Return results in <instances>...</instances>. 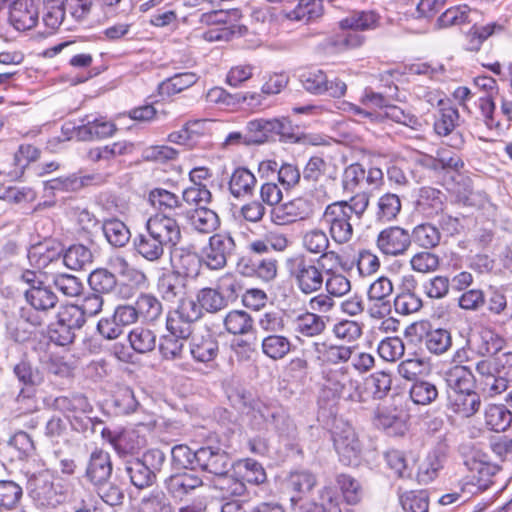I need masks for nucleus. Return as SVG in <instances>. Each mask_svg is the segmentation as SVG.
<instances>
[{"instance_id": "obj_1", "label": "nucleus", "mask_w": 512, "mask_h": 512, "mask_svg": "<svg viewBox=\"0 0 512 512\" xmlns=\"http://www.w3.org/2000/svg\"><path fill=\"white\" fill-rule=\"evenodd\" d=\"M178 221L164 215L151 216L143 232L133 239L136 253L143 259L158 263L164 256L166 247H174L181 240Z\"/></svg>"}, {"instance_id": "obj_2", "label": "nucleus", "mask_w": 512, "mask_h": 512, "mask_svg": "<svg viewBox=\"0 0 512 512\" xmlns=\"http://www.w3.org/2000/svg\"><path fill=\"white\" fill-rule=\"evenodd\" d=\"M483 393L494 397L506 391L512 384V352H503L480 360L476 364Z\"/></svg>"}, {"instance_id": "obj_3", "label": "nucleus", "mask_w": 512, "mask_h": 512, "mask_svg": "<svg viewBox=\"0 0 512 512\" xmlns=\"http://www.w3.org/2000/svg\"><path fill=\"white\" fill-rule=\"evenodd\" d=\"M229 398L237 409L250 418L255 428L262 429L267 425H272L278 430H283L280 422H284V416L279 408L266 405L245 390H236Z\"/></svg>"}, {"instance_id": "obj_4", "label": "nucleus", "mask_w": 512, "mask_h": 512, "mask_svg": "<svg viewBox=\"0 0 512 512\" xmlns=\"http://www.w3.org/2000/svg\"><path fill=\"white\" fill-rule=\"evenodd\" d=\"M288 275L296 288L304 295L322 290L324 273L316 262L304 254L294 255L286 260Z\"/></svg>"}, {"instance_id": "obj_5", "label": "nucleus", "mask_w": 512, "mask_h": 512, "mask_svg": "<svg viewBox=\"0 0 512 512\" xmlns=\"http://www.w3.org/2000/svg\"><path fill=\"white\" fill-rule=\"evenodd\" d=\"M241 285L232 276L222 277L216 287H204L197 291L196 297L203 312L218 313L233 303L241 292Z\"/></svg>"}, {"instance_id": "obj_6", "label": "nucleus", "mask_w": 512, "mask_h": 512, "mask_svg": "<svg viewBox=\"0 0 512 512\" xmlns=\"http://www.w3.org/2000/svg\"><path fill=\"white\" fill-rule=\"evenodd\" d=\"M41 275L33 270H25L21 273L20 279L29 285L24 296L31 308L39 312H48L55 308L58 297L49 286L44 284Z\"/></svg>"}, {"instance_id": "obj_7", "label": "nucleus", "mask_w": 512, "mask_h": 512, "mask_svg": "<svg viewBox=\"0 0 512 512\" xmlns=\"http://www.w3.org/2000/svg\"><path fill=\"white\" fill-rule=\"evenodd\" d=\"M322 221L328 227L329 234L335 243L346 244L352 239L355 221L351 218L350 210L347 212L346 208H342L337 202L325 208Z\"/></svg>"}, {"instance_id": "obj_8", "label": "nucleus", "mask_w": 512, "mask_h": 512, "mask_svg": "<svg viewBox=\"0 0 512 512\" xmlns=\"http://www.w3.org/2000/svg\"><path fill=\"white\" fill-rule=\"evenodd\" d=\"M235 249V241L229 233H215L202 250V260L209 269L220 270L227 265Z\"/></svg>"}, {"instance_id": "obj_9", "label": "nucleus", "mask_w": 512, "mask_h": 512, "mask_svg": "<svg viewBox=\"0 0 512 512\" xmlns=\"http://www.w3.org/2000/svg\"><path fill=\"white\" fill-rule=\"evenodd\" d=\"M326 387L334 395L347 401L366 403L367 397L360 389L359 382L351 377L345 368L331 370L326 376Z\"/></svg>"}, {"instance_id": "obj_10", "label": "nucleus", "mask_w": 512, "mask_h": 512, "mask_svg": "<svg viewBox=\"0 0 512 512\" xmlns=\"http://www.w3.org/2000/svg\"><path fill=\"white\" fill-rule=\"evenodd\" d=\"M410 245V233L399 226L383 229L376 239L377 248L387 256H401L408 251Z\"/></svg>"}, {"instance_id": "obj_11", "label": "nucleus", "mask_w": 512, "mask_h": 512, "mask_svg": "<svg viewBox=\"0 0 512 512\" xmlns=\"http://www.w3.org/2000/svg\"><path fill=\"white\" fill-rule=\"evenodd\" d=\"M13 373L22 385L16 397L17 402L34 397L36 387L44 382L43 373L26 359H22L14 365Z\"/></svg>"}, {"instance_id": "obj_12", "label": "nucleus", "mask_w": 512, "mask_h": 512, "mask_svg": "<svg viewBox=\"0 0 512 512\" xmlns=\"http://www.w3.org/2000/svg\"><path fill=\"white\" fill-rule=\"evenodd\" d=\"M113 473L111 456L107 451L95 449L91 452L86 468L85 478L94 487L108 484Z\"/></svg>"}, {"instance_id": "obj_13", "label": "nucleus", "mask_w": 512, "mask_h": 512, "mask_svg": "<svg viewBox=\"0 0 512 512\" xmlns=\"http://www.w3.org/2000/svg\"><path fill=\"white\" fill-rule=\"evenodd\" d=\"M334 448L340 461L345 465L355 464L361 453V443L355 429L345 425L333 435Z\"/></svg>"}, {"instance_id": "obj_14", "label": "nucleus", "mask_w": 512, "mask_h": 512, "mask_svg": "<svg viewBox=\"0 0 512 512\" xmlns=\"http://www.w3.org/2000/svg\"><path fill=\"white\" fill-rule=\"evenodd\" d=\"M231 466L228 453L220 447L204 446L198 449L197 467L202 470L218 477L228 473Z\"/></svg>"}, {"instance_id": "obj_15", "label": "nucleus", "mask_w": 512, "mask_h": 512, "mask_svg": "<svg viewBox=\"0 0 512 512\" xmlns=\"http://www.w3.org/2000/svg\"><path fill=\"white\" fill-rule=\"evenodd\" d=\"M149 201L154 209L155 215H164L174 218L185 213V207L182 199L178 195L163 188H155L149 193Z\"/></svg>"}, {"instance_id": "obj_16", "label": "nucleus", "mask_w": 512, "mask_h": 512, "mask_svg": "<svg viewBox=\"0 0 512 512\" xmlns=\"http://www.w3.org/2000/svg\"><path fill=\"white\" fill-rule=\"evenodd\" d=\"M481 404L480 395L473 389L463 392L447 391V408L461 417H472L479 411Z\"/></svg>"}, {"instance_id": "obj_17", "label": "nucleus", "mask_w": 512, "mask_h": 512, "mask_svg": "<svg viewBox=\"0 0 512 512\" xmlns=\"http://www.w3.org/2000/svg\"><path fill=\"white\" fill-rule=\"evenodd\" d=\"M311 213V205L303 198H296L275 207L271 212V220L277 225H287L297 220L306 219Z\"/></svg>"}, {"instance_id": "obj_18", "label": "nucleus", "mask_w": 512, "mask_h": 512, "mask_svg": "<svg viewBox=\"0 0 512 512\" xmlns=\"http://www.w3.org/2000/svg\"><path fill=\"white\" fill-rule=\"evenodd\" d=\"M416 280L413 276L403 278L401 291L397 293L394 299V308L400 315H410L418 312L422 306L421 298L415 293Z\"/></svg>"}, {"instance_id": "obj_19", "label": "nucleus", "mask_w": 512, "mask_h": 512, "mask_svg": "<svg viewBox=\"0 0 512 512\" xmlns=\"http://www.w3.org/2000/svg\"><path fill=\"white\" fill-rule=\"evenodd\" d=\"M9 20L16 30L33 28L38 21V10L33 0H15L10 8Z\"/></svg>"}, {"instance_id": "obj_20", "label": "nucleus", "mask_w": 512, "mask_h": 512, "mask_svg": "<svg viewBox=\"0 0 512 512\" xmlns=\"http://www.w3.org/2000/svg\"><path fill=\"white\" fill-rule=\"evenodd\" d=\"M28 258L38 269H46L50 265L60 266L63 265V250L59 245L39 244L29 250Z\"/></svg>"}, {"instance_id": "obj_21", "label": "nucleus", "mask_w": 512, "mask_h": 512, "mask_svg": "<svg viewBox=\"0 0 512 512\" xmlns=\"http://www.w3.org/2000/svg\"><path fill=\"white\" fill-rule=\"evenodd\" d=\"M109 442L120 456L134 454L145 445L144 437L140 436L136 430L128 429L119 433L112 434L108 431Z\"/></svg>"}, {"instance_id": "obj_22", "label": "nucleus", "mask_w": 512, "mask_h": 512, "mask_svg": "<svg viewBox=\"0 0 512 512\" xmlns=\"http://www.w3.org/2000/svg\"><path fill=\"white\" fill-rule=\"evenodd\" d=\"M202 479L193 472L171 475L166 480V488L173 498L182 500L196 488L202 486Z\"/></svg>"}, {"instance_id": "obj_23", "label": "nucleus", "mask_w": 512, "mask_h": 512, "mask_svg": "<svg viewBox=\"0 0 512 512\" xmlns=\"http://www.w3.org/2000/svg\"><path fill=\"white\" fill-rule=\"evenodd\" d=\"M188 222L192 229L200 234H210L220 226L218 214L207 207H198L188 213Z\"/></svg>"}, {"instance_id": "obj_24", "label": "nucleus", "mask_w": 512, "mask_h": 512, "mask_svg": "<svg viewBox=\"0 0 512 512\" xmlns=\"http://www.w3.org/2000/svg\"><path fill=\"white\" fill-rule=\"evenodd\" d=\"M328 317L306 311L294 319L295 332L305 337L321 335L327 326Z\"/></svg>"}, {"instance_id": "obj_25", "label": "nucleus", "mask_w": 512, "mask_h": 512, "mask_svg": "<svg viewBox=\"0 0 512 512\" xmlns=\"http://www.w3.org/2000/svg\"><path fill=\"white\" fill-rule=\"evenodd\" d=\"M389 100L380 93L374 92L372 89H365L363 96L361 97V104L364 108H361L353 103H344L346 106L345 110L352 112L355 115H359L364 118H371L375 115L376 109L385 110Z\"/></svg>"}, {"instance_id": "obj_26", "label": "nucleus", "mask_w": 512, "mask_h": 512, "mask_svg": "<svg viewBox=\"0 0 512 512\" xmlns=\"http://www.w3.org/2000/svg\"><path fill=\"white\" fill-rule=\"evenodd\" d=\"M480 13L468 5H459L447 9L437 20L439 27L447 28L450 26H460L477 22Z\"/></svg>"}, {"instance_id": "obj_27", "label": "nucleus", "mask_w": 512, "mask_h": 512, "mask_svg": "<svg viewBox=\"0 0 512 512\" xmlns=\"http://www.w3.org/2000/svg\"><path fill=\"white\" fill-rule=\"evenodd\" d=\"M116 131L114 123L105 120L104 118H94L77 128V137L82 141H89L94 139H102L112 136Z\"/></svg>"}, {"instance_id": "obj_28", "label": "nucleus", "mask_w": 512, "mask_h": 512, "mask_svg": "<svg viewBox=\"0 0 512 512\" xmlns=\"http://www.w3.org/2000/svg\"><path fill=\"white\" fill-rule=\"evenodd\" d=\"M257 179L252 172L246 168H237L229 180V191L235 198L250 197L253 195Z\"/></svg>"}, {"instance_id": "obj_29", "label": "nucleus", "mask_w": 512, "mask_h": 512, "mask_svg": "<svg viewBox=\"0 0 512 512\" xmlns=\"http://www.w3.org/2000/svg\"><path fill=\"white\" fill-rule=\"evenodd\" d=\"M443 377L447 391L463 392L473 389L474 375L466 366L455 365L446 370Z\"/></svg>"}, {"instance_id": "obj_30", "label": "nucleus", "mask_w": 512, "mask_h": 512, "mask_svg": "<svg viewBox=\"0 0 512 512\" xmlns=\"http://www.w3.org/2000/svg\"><path fill=\"white\" fill-rule=\"evenodd\" d=\"M101 228L107 242L115 248L126 246L131 238L129 228L119 219H104Z\"/></svg>"}, {"instance_id": "obj_31", "label": "nucleus", "mask_w": 512, "mask_h": 512, "mask_svg": "<svg viewBox=\"0 0 512 512\" xmlns=\"http://www.w3.org/2000/svg\"><path fill=\"white\" fill-rule=\"evenodd\" d=\"M221 512H285L276 501H230L225 503Z\"/></svg>"}, {"instance_id": "obj_32", "label": "nucleus", "mask_w": 512, "mask_h": 512, "mask_svg": "<svg viewBox=\"0 0 512 512\" xmlns=\"http://www.w3.org/2000/svg\"><path fill=\"white\" fill-rule=\"evenodd\" d=\"M157 286L162 298L171 303L180 300L185 294V284L180 275L174 272L160 277Z\"/></svg>"}, {"instance_id": "obj_33", "label": "nucleus", "mask_w": 512, "mask_h": 512, "mask_svg": "<svg viewBox=\"0 0 512 512\" xmlns=\"http://www.w3.org/2000/svg\"><path fill=\"white\" fill-rule=\"evenodd\" d=\"M219 352L218 341L210 334L196 338L190 344V353L197 362L208 363L213 361Z\"/></svg>"}, {"instance_id": "obj_34", "label": "nucleus", "mask_w": 512, "mask_h": 512, "mask_svg": "<svg viewBox=\"0 0 512 512\" xmlns=\"http://www.w3.org/2000/svg\"><path fill=\"white\" fill-rule=\"evenodd\" d=\"M292 343L284 335H266L261 343L262 353L272 360H281L291 351Z\"/></svg>"}, {"instance_id": "obj_35", "label": "nucleus", "mask_w": 512, "mask_h": 512, "mask_svg": "<svg viewBox=\"0 0 512 512\" xmlns=\"http://www.w3.org/2000/svg\"><path fill=\"white\" fill-rule=\"evenodd\" d=\"M498 471L499 468L496 465L484 462L475 463L473 475L467 483L472 488H475V490L470 489V492L477 493L487 490L493 484L492 478Z\"/></svg>"}, {"instance_id": "obj_36", "label": "nucleus", "mask_w": 512, "mask_h": 512, "mask_svg": "<svg viewBox=\"0 0 512 512\" xmlns=\"http://www.w3.org/2000/svg\"><path fill=\"white\" fill-rule=\"evenodd\" d=\"M197 81L198 76L192 72L175 74L158 85V93L161 96H171L191 87Z\"/></svg>"}, {"instance_id": "obj_37", "label": "nucleus", "mask_w": 512, "mask_h": 512, "mask_svg": "<svg viewBox=\"0 0 512 512\" xmlns=\"http://www.w3.org/2000/svg\"><path fill=\"white\" fill-rule=\"evenodd\" d=\"M125 471L131 483L139 489L151 486L156 480V475L139 459L127 461Z\"/></svg>"}, {"instance_id": "obj_38", "label": "nucleus", "mask_w": 512, "mask_h": 512, "mask_svg": "<svg viewBox=\"0 0 512 512\" xmlns=\"http://www.w3.org/2000/svg\"><path fill=\"white\" fill-rule=\"evenodd\" d=\"M322 0H299L297 6L289 11L286 16L290 20L308 23L322 16Z\"/></svg>"}, {"instance_id": "obj_39", "label": "nucleus", "mask_w": 512, "mask_h": 512, "mask_svg": "<svg viewBox=\"0 0 512 512\" xmlns=\"http://www.w3.org/2000/svg\"><path fill=\"white\" fill-rule=\"evenodd\" d=\"M62 261L63 265L71 270H81L92 264L93 255L88 247L75 244L65 251Z\"/></svg>"}, {"instance_id": "obj_40", "label": "nucleus", "mask_w": 512, "mask_h": 512, "mask_svg": "<svg viewBox=\"0 0 512 512\" xmlns=\"http://www.w3.org/2000/svg\"><path fill=\"white\" fill-rule=\"evenodd\" d=\"M392 380L389 374L377 372L366 379L364 383V395L371 396L375 400L385 398L391 389Z\"/></svg>"}, {"instance_id": "obj_41", "label": "nucleus", "mask_w": 512, "mask_h": 512, "mask_svg": "<svg viewBox=\"0 0 512 512\" xmlns=\"http://www.w3.org/2000/svg\"><path fill=\"white\" fill-rule=\"evenodd\" d=\"M424 248L432 249L439 245L441 234L438 228L430 223L419 224L412 230L410 241Z\"/></svg>"}, {"instance_id": "obj_42", "label": "nucleus", "mask_w": 512, "mask_h": 512, "mask_svg": "<svg viewBox=\"0 0 512 512\" xmlns=\"http://www.w3.org/2000/svg\"><path fill=\"white\" fill-rule=\"evenodd\" d=\"M128 340L131 348L139 354L149 353L156 347L155 333L144 327H136L131 330Z\"/></svg>"}, {"instance_id": "obj_43", "label": "nucleus", "mask_w": 512, "mask_h": 512, "mask_svg": "<svg viewBox=\"0 0 512 512\" xmlns=\"http://www.w3.org/2000/svg\"><path fill=\"white\" fill-rule=\"evenodd\" d=\"M223 322L227 332L233 335H245L253 329V319L242 310L230 311Z\"/></svg>"}, {"instance_id": "obj_44", "label": "nucleus", "mask_w": 512, "mask_h": 512, "mask_svg": "<svg viewBox=\"0 0 512 512\" xmlns=\"http://www.w3.org/2000/svg\"><path fill=\"white\" fill-rule=\"evenodd\" d=\"M373 423L377 428L395 434L401 432L404 427V422L396 413V410H392L387 407H378L376 409L373 417Z\"/></svg>"}, {"instance_id": "obj_45", "label": "nucleus", "mask_w": 512, "mask_h": 512, "mask_svg": "<svg viewBox=\"0 0 512 512\" xmlns=\"http://www.w3.org/2000/svg\"><path fill=\"white\" fill-rule=\"evenodd\" d=\"M65 18V6L62 0H44L43 23L49 30L54 33L63 23Z\"/></svg>"}, {"instance_id": "obj_46", "label": "nucleus", "mask_w": 512, "mask_h": 512, "mask_svg": "<svg viewBox=\"0 0 512 512\" xmlns=\"http://www.w3.org/2000/svg\"><path fill=\"white\" fill-rule=\"evenodd\" d=\"M409 395L413 403L425 406L433 403L438 398L439 392L432 382L417 380L410 387Z\"/></svg>"}, {"instance_id": "obj_47", "label": "nucleus", "mask_w": 512, "mask_h": 512, "mask_svg": "<svg viewBox=\"0 0 512 512\" xmlns=\"http://www.w3.org/2000/svg\"><path fill=\"white\" fill-rule=\"evenodd\" d=\"M175 266L186 277L195 278L198 276L203 261L195 252L181 249L174 256Z\"/></svg>"}, {"instance_id": "obj_48", "label": "nucleus", "mask_w": 512, "mask_h": 512, "mask_svg": "<svg viewBox=\"0 0 512 512\" xmlns=\"http://www.w3.org/2000/svg\"><path fill=\"white\" fill-rule=\"evenodd\" d=\"M401 211V200L397 194L386 193L377 202L376 218L381 222L394 220Z\"/></svg>"}, {"instance_id": "obj_49", "label": "nucleus", "mask_w": 512, "mask_h": 512, "mask_svg": "<svg viewBox=\"0 0 512 512\" xmlns=\"http://www.w3.org/2000/svg\"><path fill=\"white\" fill-rule=\"evenodd\" d=\"M485 422L493 431H505L512 422V414L504 405H490L485 411Z\"/></svg>"}, {"instance_id": "obj_50", "label": "nucleus", "mask_w": 512, "mask_h": 512, "mask_svg": "<svg viewBox=\"0 0 512 512\" xmlns=\"http://www.w3.org/2000/svg\"><path fill=\"white\" fill-rule=\"evenodd\" d=\"M424 344L429 352L441 355L448 351L452 345L451 334L448 330L442 328L430 330L425 334Z\"/></svg>"}, {"instance_id": "obj_51", "label": "nucleus", "mask_w": 512, "mask_h": 512, "mask_svg": "<svg viewBox=\"0 0 512 512\" xmlns=\"http://www.w3.org/2000/svg\"><path fill=\"white\" fill-rule=\"evenodd\" d=\"M138 317L144 321L152 322L162 314L161 302L151 294H141L135 303Z\"/></svg>"}, {"instance_id": "obj_52", "label": "nucleus", "mask_w": 512, "mask_h": 512, "mask_svg": "<svg viewBox=\"0 0 512 512\" xmlns=\"http://www.w3.org/2000/svg\"><path fill=\"white\" fill-rule=\"evenodd\" d=\"M377 21L378 17L372 11H355L341 20L339 25L343 30H368L376 27Z\"/></svg>"}, {"instance_id": "obj_53", "label": "nucleus", "mask_w": 512, "mask_h": 512, "mask_svg": "<svg viewBox=\"0 0 512 512\" xmlns=\"http://www.w3.org/2000/svg\"><path fill=\"white\" fill-rule=\"evenodd\" d=\"M473 26L467 34L468 49L478 51L482 43L490 36L503 30V26L497 22L489 23L485 26H477V22H472Z\"/></svg>"}, {"instance_id": "obj_54", "label": "nucleus", "mask_w": 512, "mask_h": 512, "mask_svg": "<svg viewBox=\"0 0 512 512\" xmlns=\"http://www.w3.org/2000/svg\"><path fill=\"white\" fill-rule=\"evenodd\" d=\"M53 406L56 410L63 413H87L91 410V405L88 399L82 394L59 396L55 398Z\"/></svg>"}, {"instance_id": "obj_55", "label": "nucleus", "mask_w": 512, "mask_h": 512, "mask_svg": "<svg viewBox=\"0 0 512 512\" xmlns=\"http://www.w3.org/2000/svg\"><path fill=\"white\" fill-rule=\"evenodd\" d=\"M247 146L262 144L272 137L271 119H255L249 121L246 126Z\"/></svg>"}, {"instance_id": "obj_56", "label": "nucleus", "mask_w": 512, "mask_h": 512, "mask_svg": "<svg viewBox=\"0 0 512 512\" xmlns=\"http://www.w3.org/2000/svg\"><path fill=\"white\" fill-rule=\"evenodd\" d=\"M88 283L92 291L107 294L116 288L117 278L107 269H96L89 275Z\"/></svg>"}, {"instance_id": "obj_57", "label": "nucleus", "mask_w": 512, "mask_h": 512, "mask_svg": "<svg viewBox=\"0 0 512 512\" xmlns=\"http://www.w3.org/2000/svg\"><path fill=\"white\" fill-rule=\"evenodd\" d=\"M186 340L170 333L165 334L160 338L159 352L166 360L181 359Z\"/></svg>"}, {"instance_id": "obj_58", "label": "nucleus", "mask_w": 512, "mask_h": 512, "mask_svg": "<svg viewBox=\"0 0 512 512\" xmlns=\"http://www.w3.org/2000/svg\"><path fill=\"white\" fill-rule=\"evenodd\" d=\"M316 350L321 354L323 361L331 364L347 362L352 356V348L342 345H326L314 343Z\"/></svg>"}, {"instance_id": "obj_59", "label": "nucleus", "mask_w": 512, "mask_h": 512, "mask_svg": "<svg viewBox=\"0 0 512 512\" xmlns=\"http://www.w3.org/2000/svg\"><path fill=\"white\" fill-rule=\"evenodd\" d=\"M302 245L309 253L321 255L329 248L330 241L323 230L313 228L304 233Z\"/></svg>"}, {"instance_id": "obj_60", "label": "nucleus", "mask_w": 512, "mask_h": 512, "mask_svg": "<svg viewBox=\"0 0 512 512\" xmlns=\"http://www.w3.org/2000/svg\"><path fill=\"white\" fill-rule=\"evenodd\" d=\"M300 81L306 91L315 95L325 93V87L328 85V78L324 71L320 69H311L300 75Z\"/></svg>"}, {"instance_id": "obj_61", "label": "nucleus", "mask_w": 512, "mask_h": 512, "mask_svg": "<svg viewBox=\"0 0 512 512\" xmlns=\"http://www.w3.org/2000/svg\"><path fill=\"white\" fill-rule=\"evenodd\" d=\"M327 294L331 297H342L351 289L350 281L346 276L337 273L332 269L326 271L324 275V285Z\"/></svg>"}, {"instance_id": "obj_62", "label": "nucleus", "mask_w": 512, "mask_h": 512, "mask_svg": "<svg viewBox=\"0 0 512 512\" xmlns=\"http://www.w3.org/2000/svg\"><path fill=\"white\" fill-rule=\"evenodd\" d=\"M503 344L504 340L499 335L492 330L484 329L479 335L477 352L482 356L494 357L500 354Z\"/></svg>"}, {"instance_id": "obj_63", "label": "nucleus", "mask_w": 512, "mask_h": 512, "mask_svg": "<svg viewBox=\"0 0 512 512\" xmlns=\"http://www.w3.org/2000/svg\"><path fill=\"white\" fill-rule=\"evenodd\" d=\"M400 504L406 512H428L429 500L425 491H409L400 496Z\"/></svg>"}, {"instance_id": "obj_64", "label": "nucleus", "mask_w": 512, "mask_h": 512, "mask_svg": "<svg viewBox=\"0 0 512 512\" xmlns=\"http://www.w3.org/2000/svg\"><path fill=\"white\" fill-rule=\"evenodd\" d=\"M23 495L22 488L14 481H0V508L13 509Z\"/></svg>"}]
</instances>
